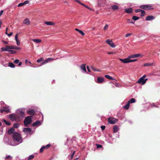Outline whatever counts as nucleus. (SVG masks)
Segmentation results:
<instances>
[{"label": "nucleus", "mask_w": 160, "mask_h": 160, "mask_svg": "<svg viewBox=\"0 0 160 160\" xmlns=\"http://www.w3.org/2000/svg\"><path fill=\"white\" fill-rule=\"evenodd\" d=\"M21 48L14 45H6L5 47L1 48V51H8L10 54H15L17 53V51L16 50H20Z\"/></svg>", "instance_id": "1"}, {"label": "nucleus", "mask_w": 160, "mask_h": 160, "mask_svg": "<svg viewBox=\"0 0 160 160\" xmlns=\"http://www.w3.org/2000/svg\"><path fill=\"white\" fill-rule=\"evenodd\" d=\"M12 138L14 141H15L17 142H22V138L21 134L16 132H14L12 135Z\"/></svg>", "instance_id": "2"}, {"label": "nucleus", "mask_w": 160, "mask_h": 160, "mask_svg": "<svg viewBox=\"0 0 160 160\" xmlns=\"http://www.w3.org/2000/svg\"><path fill=\"white\" fill-rule=\"evenodd\" d=\"M32 117L31 116H28L25 118L24 121V123L25 126H27L28 124H30L32 122Z\"/></svg>", "instance_id": "3"}, {"label": "nucleus", "mask_w": 160, "mask_h": 160, "mask_svg": "<svg viewBox=\"0 0 160 160\" xmlns=\"http://www.w3.org/2000/svg\"><path fill=\"white\" fill-rule=\"evenodd\" d=\"M153 6V4H149L141 6L140 8L144 9L149 10L150 9H154Z\"/></svg>", "instance_id": "4"}, {"label": "nucleus", "mask_w": 160, "mask_h": 160, "mask_svg": "<svg viewBox=\"0 0 160 160\" xmlns=\"http://www.w3.org/2000/svg\"><path fill=\"white\" fill-rule=\"evenodd\" d=\"M18 118V121H20L24 117L25 113L22 110L19 111L17 113Z\"/></svg>", "instance_id": "5"}, {"label": "nucleus", "mask_w": 160, "mask_h": 160, "mask_svg": "<svg viewBox=\"0 0 160 160\" xmlns=\"http://www.w3.org/2000/svg\"><path fill=\"white\" fill-rule=\"evenodd\" d=\"M49 61L50 59L49 58L46 60H44L43 58H41L38 59L37 61V62L38 63H40L41 65H42L45 64L48 62H49Z\"/></svg>", "instance_id": "6"}, {"label": "nucleus", "mask_w": 160, "mask_h": 160, "mask_svg": "<svg viewBox=\"0 0 160 160\" xmlns=\"http://www.w3.org/2000/svg\"><path fill=\"white\" fill-rule=\"evenodd\" d=\"M118 119L113 118L109 117L108 118V121L109 123L112 124L115 123L117 121Z\"/></svg>", "instance_id": "7"}, {"label": "nucleus", "mask_w": 160, "mask_h": 160, "mask_svg": "<svg viewBox=\"0 0 160 160\" xmlns=\"http://www.w3.org/2000/svg\"><path fill=\"white\" fill-rule=\"evenodd\" d=\"M98 4L99 6H104L107 5L108 3L106 0H98Z\"/></svg>", "instance_id": "8"}, {"label": "nucleus", "mask_w": 160, "mask_h": 160, "mask_svg": "<svg viewBox=\"0 0 160 160\" xmlns=\"http://www.w3.org/2000/svg\"><path fill=\"white\" fill-rule=\"evenodd\" d=\"M147 80V78L144 79L142 77H141L139 79V80L137 81V82L139 84L143 85L146 82Z\"/></svg>", "instance_id": "9"}, {"label": "nucleus", "mask_w": 160, "mask_h": 160, "mask_svg": "<svg viewBox=\"0 0 160 160\" xmlns=\"http://www.w3.org/2000/svg\"><path fill=\"white\" fill-rule=\"evenodd\" d=\"M9 116L10 119L12 120L18 121V116L17 115L11 114L9 115Z\"/></svg>", "instance_id": "10"}, {"label": "nucleus", "mask_w": 160, "mask_h": 160, "mask_svg": "<svg viewBox=\"0 0 160 160\" xmlns=\"http://www.w3.org/2000/svg\"><path fill=\"white\" fill-rule=\"evenodd\" d=\"M0 112L1 113H2L3 112H5L7 113L10 112V109L8 107H3L2 109H1Z\"/></svg>", "instance_id": "11"}, {"label": "nucleus", "mask_w": 160, "mask_h": 160, "mask_svg": "<svg viewBox=\"0 0 160 160\" xmlns=\"http://www.w3.org/2000/svg\"><path fill=\"white\" fill-rule=\"evenodd\" d=\"M106 42L112 48H114L116 46L115 45L112 41V40L110 39H108L106 41Z\"/></svg>", "instance_id": "12"}, {"label": "nucleus", "mask_w": 160, "mask_h": 160, "mask_svg": "<svg viewBox=\"0 0 160 160\" xmlns=\"http://www.w3.org/2000/svg\"><path fill=\"white\" fill-rule=\"evenodd\" d=\"M129 59L130 58H129V56H128L127 58L124 59L119 58V59L123 63H126L130 62Z\"/></svg>", "instance_id": "13"}, {"label": "nucleus", "mask_w": 160, "mask_h": 160, "mask_svg": "<svg viewBox=\"0 0 160 160\" xmlns=\"http://www.w3.org/2000/svg\"><path fill=\"white\" fill-rule=\"evenodd\" d=\"M142 55L140 54H136L129 56V58H135L139 57H142Z\"/></svg>", "instance_id": "14"}, {"label": "nucleus", "mask_w": 160, "mask_h": 160, "mask_svg": "<svg viewBox=\"0 0 160 160\" xmlns=\"http://www.w3.org/2000/svg\"><path fill=\"white\" fill-rule=\"evenodd\" d=\"M50 147V144H48L45 146H43L41 148L40 150V152L42 153L44 149H47Z\"/></svg>", "instance_id": "15"}, {"label": "nucleus", "mask_w": 160, "mask_h": 160, "mask_svg": "<svg viewBox=\"0 0 160 160\" xmlns=\"http://www.w3.org/2000/svg\"><path fill=\"white\" fill-rule=\"evenodd\" d=\"M155 18V17L152 15H149L146 17V20L147 21H149L153 20Z\"/></svg>", "instance_id": "16"}, {"label": "nucleus", "mask_w": 160, "mask_h": 160, "mask_svg": "<svg viewBox=\"0 0 160 160\" xmlns=\"http://www.w3.org/2000/svg\"><path fill=\"white\" fill-rule=\"evenodd\" d=\"M23 23L25 25H29L30 24V21L27 18L23 21Z\"/></svg>", "instance_id": "17"}, {"label": "nucleus", "mask_w": 160, "mask_h": 160, "mask_svg": "<svg viewBox=\"0 0 160 160\" xmlns=\"http://www.w3.org/2000/svg\"><path fill=\"white\" fill-rule=\"evenodd\" d=\"M104 80V78L102 77H98L97 78V82L98 83H102Z\"/></svg>", "instance_id": "18"}, {"label": "nucleus", "mask_w": 160, "mask_h": 160, "mask_svg": "<svg viewBox=\"0 0 160 160\" xmlns=\"http://www.w3.org/2000/svg\"><path fill=\"white\" fill-rule=\"evenodd\" d=\"M27 113L30 115H34L35 113V112L33 109H30L27 111Z\"/></svg>", "instance_id": "19"}, {"label": "nucleus", "mask_w": 160, "mask_h": 160, "mask_svg": "<svg viewBox=\"0 0 160 160\" xmlns=\"http://www.w3.org/2000/svg\"><path fill=\"white\" fill-rule=\"evenodd\" d=\"M15 129L13 128H12L9 129L8 131V134L11 135L12 134L14 131Z\"/></svg>", "instance_id": "20"}, {"label": "nucleus", "mask_w": 160, "mask_h": 160, "mask_svg": "<svg viewBox=\"0 0 160 160\" xmlns=\"http://www.w3.org/2000/svg\"><path fill=\"white\" fill-rule=\"evenodd\" d=\"M23 131L24 132H29L31 131V129L30 128H24Z\"/></svg>", "instance_id": "21"}, {"label": "nucleus", "mask_w": 160, "mask_h": 160, "mask_svg": "<svg viewBox=\"0 0 160 160\" xmlns=\"http://www.w3.org/2000/svg\"><path fill=\"white\" fill-rule=\"evenodd\" d=\"M125 12L127 13H130L132 12V9L131 8H129L125 9Z\"/></svg>", "instance_id": "22"}, {"label": "nucleus", "mask_w": 160, "mask_h": 160, "mask_svg": "<svg viewBox=\"0 0 160 160\" xmlns=\"http://www.w3.org/2000/svg\"><path fill=\"white\" fill-rule=\"evenodd\" d=\"M80 68L81 70H86V64H82L81 65Z\"/></svg>", "instance_id": "23"}, {"label": "nucleus", "mask_w": 160, "mask_h": 160, "mask_svg": "<svg viewBox=\"0 0 160 160\" xmlns=\"http://www.w3.org/2000/svg\"><path fill=\"white\" fill-rule=\"evenodd\" d=\"M40 123V122L39 121H37L33 123L32 124V126L33 127H35L39 124Z\"/></svg>", "instance_id": "24"}, {"label": "nucleus", "mask_w": 160, "mask_h": 160, "mask_svg": "<svg viewBox=\"0 0 160 160\" xmlns=\"http://www.w3.org/2000/svg\"><path fill=\"white\" fill-rule=\"evenodd\" d=\"M113 131L114 133L116 132L118 130V128L116 126H114L113 128Z\"/></svg>", "instance_id": "25"}, {"label": "nucleus", "mask_w": 160, "mask_h": 160, "mask_svg": "<svg viewBox=\"0 0 160 160\" xmlns=\"http://www.w3.org/2000/svg\"><path fill=\"white\" fill-rule=\"evenodd\" d=\"M112 8L114 10H117L119 8L118 6L117 5H113L112 6Z\"/></svg>", "instance_id": "26"}, {"label": "nucleus", "mask_w": 160, "mask_h": 160, "mask_svg": "<svg viewBox=\"0 0 160 160\" xmlns=\"http://www.w3.org/2000/svg\"><path fill=\"white\" fill-rule=\"evenodd\" d=\"M105 78H107V79L110 80H114L115 81H116V80H115L114 78H113L112 77H111L109 75H105Z\"/></svg>", "instance_id": "27"}, {"label": "nucleus", "mask_w": 160, "mask_h": 160, "mask_svg": "<svg viewBox=\"0 0 160 160\" xmlns=\"http://www.w3.org/2000/svg\"><path fill=\"white\" fill-rule=\"evenodd\" d=\"M32 40L34 42L37 43H40L42 41L40 39H33Z\"/></svg>", "instance_id": "28"}, {"label": "nucleus", "mask_w": 160, "mask_h": 160, "mask_svg": "<svg viewBox=\"0 0 160 160\" xmlns=\"http://www.w3.org/2000/svg\"><path fill=\"white\" fill-rule=\"evenodd\" d=\"M75 30L79 32L82 36H84L85 34L81 30H79L78 28H75Z\"/></svg>", "instance_id": "29"}, {"label": "nucleus", "mask_w": 160, "mask_h": 160, "mask_svg": "<svg viewBox=\"0 0 160 160\" xmlns=\"http://www.w3.org/2000/svg\"><path fill=\"white\" fill-rule=\"evenodd\" d=\"M153 63H146L143 64V66L145 67L150 66L153 65Z\"/></svg>", "instance_id": "30"}, {"label": "nucleus", "mask_w": 160, "mask_h": 160, "mask_svg": "<svg viewBox=\"0 0 160 160\" xmlns=\"http://www.w3.org/2000/svg\"><path fill=\"white\" fill-rule=\"evenodd\" d=\"M128 102L129 103H132L135 102V99L134 98H132L130 100H129Z\"/></svg>", "instance_id": "31"}, {"label": "nucleus", "mask_w": 160, "mask_h": 160, "mask_svg": "<svg viewBox=\"0 0 160 160\" xmlns=\"http://www.w3.org/2000/svg\"><path fill=\"white\" fill-rule=\"evenodd\" d=\"M8 66L12 68H14L15 67V65L12 63L10 62L8 64Z\"/></svg>", "instance_id": "32"}, {"label": "nucleus", "mask_w": 160, "mask_h": 160, "mask_svg": "<svg viewBox=\"0 0 160 160\" xmlns=\"http://www.w3.org/2000/svg\"><path fill=\"white\" fill-rule=\"evenodd\" d=\"M130 103L128 102L127 104L124 107V108H125L126 109H128L129 108V107L130 105Z\"/></svg>", "instance_id": "33"}, {"label": "nucleus", "mask_w": 160, "mask_h": 160, "mask_svg": "<svg viewBox=\"0 0 160 160\" xmlns=\"http://www.w3.org/2000/svg\"><path fill=\"white\" fill-rule=\"evenodd\" d=\"M139 18L138 17L136 16H133L132 17V19L135 21L137 20Z\"/></svg>", "instance_id": "34"}, {"label": "nucleus", "mask_w": 160, "mask_h": 160, "mask_svg": "<svg viewBox=\"0 0 160 160\" xmlns=\"http://www.w3.org/2000/svg\"><path fill=\"white\" fill-rule=\"evenodd\" d=\"M5 159L11 160L12 159V157L10 155H8L5 157Z\"/></svg>", "instance_id": "35"}, {"label": "nucleus", "mask_w": 160, "mask_h": 160, "mask_svg": "<svg viewBox=\"0 0 160 160\" xmlns=\"http://www.w3.org/2000/svg\"><path fill=\"white\" fill-rule=\"evenodd\" d=\"M19 126V124L18 123H16L13 124V127L14 128H18Z\"/></svg>", "instance_id": "36"}, {"label": "nucleus", "mask_w": 160, "mask_h": 160, "mask_svg": "<svg viewBox=\"0 0 160 160\" xmlns=\"http://www.w3.org/2000/svg\"><path fill=\"white\" fill-rule=\"evenodd\" d=\"M141 17H143V16L145 14V12L144 10H142L141 11Z\"/></svg>", "instance_id": "37"}, {"label": "nucleus", "mask_w": 160, "mask_h": 160, "mask_svg": "<svg viewBox=\"0 0 160 160\" xmlns=\"http://www.w3.org/2000/svg\"><path fill=\"white\" fill-rule=\"evenodd\" d=\"M3 121L4 122L8 125V126H9L10 124H11V123H10L9 122H8L6 120H3Z\"/></svg>", "instance_id": "38"}, {"label": "nucleus", "mask_w": 160, "mask_h": 160, "mask_svg": "<svg viewBox=\"0 0 160 160\" xmlns=\"http://www.w3.org/2000/svg\"><path fill=\"white\" fill-rule=\"evenodd\" d=\"M34 157V156L32 155H30L28 158V160H32V159Z\"/></svg>", "instance_id": "39"}, {"label": "nucleus", "mask_w": 160, "mask_h": 160, "mask_svg": "<svg viewBox=\"0 0 160 160\" xmlns=\"http://www.w3.org/2000/svg\"><path fill=\"white\" fill-rule=\"evenodd\" d=\"M90 69H91L92 70H97L95 68V67L92 66V65H90Z\"/></svg>", "instance_id": "40"}, {"label": "nucleus", "mask_w": 160, "mask_h": 160, "mask_svg": "<svg viewBox=\"0 0 160 160\" xmlns=\"http://www.w3.org/2000/svg\"><path fill=\"white\" fill-rule=\"evenodd\" d=\"M16 44L18 46H19L20 44V42L19 39L16 40Z\"/></svg>", "instance_id": "41"}, {"label": "nucleus", "mask_w": 160, "mask_h": 160, "mask_svg": "<svg viewBox=\"0 0 160 160\" xmlns=\"http://www.w3.org/2000/svg\"><path fill=\"white\" fill-rule=\"evenodd\" d=\"M127 21H128V23H133V24L134 23V22H132V19H128L127 20Z\"/></svg>", "instance_id": "42"}, {"label": "nucleus", "mask_w": 160, "mask_h": 160, "mask_svg": "<svg viewBox=\"0 0 160 160\" xmlns=\"http://www.w3.org/2000/svg\"><path fill=\"white\" fill-rule=\"evenodd\" d=\"M19 34L18 33H17L15 36V40H18L19 39L18 38V36Z\"/></svg>", "instance_id": "43"}, {"label": "nucleus", "mask_w": 160, "mask_h": 160, "mask_svg": "<svg viewBox=\"0 0 160 160\" xmlns=\"http://www.w3.org/2000/svg\"><path fill=\"white\" fill-rule=\"evenodd\" d=\"M25 62H26V63L27 64H31V62H30V61H29L27 60H25Z\"/></svg>", "instance_id": "44"}, {"label": "nucleus", "mask_w": 160, "mask_h": 160, "mask_svg": "<svg viewBox=\"0 0 160 160\" xmlns=\"http://www.w3.org/2000/svg\"><path fill=\"white\" fill-rule=\"evenodd\" d=\"M14 63L15 64H17L19 62V60L18 59H16L14 62Z\"/></svg>", "instance_id": "45"}, {"label": "nucleus", "mask_w": 160, "mask_h": 160, "mask_svg": "<svg viewBox=\"0 0 160 160\" xmlns=\"http://www.w3.org/2000/svg\"><path fill=\"white\" fill-rule=\"evenodd\" d=\"M108 24H106L103 28L104 30H107L108 29Z\"/></svg>", "instance_id": "46"}, {"label": "nucleus", "mask_w": 160, "mask_h": 160, "mask_svg": "<svg viewBox=\"0 0 160 160\" xmlns=\"http://www.w3.org/2000/svg\"><path fill=\"white\" fill-rule=\"evenodd\" d=\"M137 60V59H129L130 62H134L136 61Z\"/></svg>", "instance_id": "47"}, {"label": "nucleus", "mask_w": 160, "mask_h": 160, "mask_svg": "<svg viewBox=\"0 0 160 160\" xmlns=\"http://www.w3.org/2000/svg\"><path fill=\"white\" fill-rule=\"evenodd\" d=\"M96 145H97V148H101L102 147V146L100 144H96Z\"/></svg>", "instance_id": "48"}, {"label": "nucleus", "mask_w": 160, "mask_h": 160, "mask_svg": "<svg viewBox=\"0 0 160 160\" xmlns=\"http://www.w3.org/2000/svg\"><path fill=\"white\" fill-rule=\"evenodd\" d=\"M44 23L47 25H50V22L45 21L44 22Z\"/></svg>", "instance_id": "49"}, {"label": "nucleus", "mask_w": 160, "mask_h": 160, "mask_svg": "<svg viewBox=\"0 0 160 160\" xmlns=\"http://www.w3.org/2000/svg\"><path fill=\"white\" fill-rule=\"evenodd\" d=\"M24 5V3H19L18 5V7H21V6H23Z\"/></svg>", "instance_id": "50"}, {"label": "nucleus", "mask_w": 160, "mask_h": 160, "mask_svg": "<svg viewBox=\"0 0 160 160\" xmlns=\"http://www.w3.org/2000/svg\"><path fill=\"white\" fill-rule=\"evenodd\" d=\"M101 128L102 130H104L105 128V126H101Z\"/></svg>", "instance_id": "51"}, {"label": "nucleus", "mask_w": 160, "mask_h": 160, "mask_svg": "<svg viewBox=\"0 0 160 160\" xmlns=\"http://www.w3.org/2000/svg\"><path fill=\"white\" fill-rule=\"evenodd\" d=\"M141 10H141V9H138L136 10L135 11V12H141Z\"/></svg>", "instance_id": "52"}, {"label": "nucleus", "mask_w": 160, "mask_h": 160, "mask_svg": "<svg viewBox=\"0 0 160 160\" xmlns=\"http://www.w3.org/2000/svg\"><path fill=\"white\" fill-rule=\"evenodd\" d=\"M131 35H132L131 33H128L125 35V37H127L129 36H131Z\"/></svg>", "instance_id": "53"}, {"label": "nucleus", "mask_w": 160, "mask_h": 160, "mask_svg": "<svg viewBox=\"0 0 160 160\" xmlns=\"http://www.w3.org/2000/svg\"><path fill=\"white\" fill-rule=\"evenodd\" d=\"M74 0L75 1H76V2H78L81 5H82V3L78 0Z\"/></svg>", "instance_id": "54"}, {"label": "nucleus", "mask_w": 160, "mask_h": 160, "mask_svg": "<svg viewBox=\"0 0 160 160\" xmlns=\"http://www.w3.org/2000/svg\"><path fill=\"white\" fill-rule=\"evenodd\" d=\"M2 42L3 43L5 44H8V42L7 41H2Z\"/></svg>", "instance_id": "55"}, {"label": "nucleus", "mask_w": 160, "mask_h": 160, "mask_svg": "<svg viewBox=\"0 0 160 160\" xmlns=\"http://www.w3.org/2000/svg\"><path fill=\"white\" fill-rule=\"evenodd\" d=\"M82 5L84 7H85L86 8H88V6L85 5V4H83V3H82Z\"/></svg>", "instance_id": "56"}, {"label": "nucleus", "mask_w": 160, "mask_h": 160, "mask_svg": "<svg viewBox=\"0 0 160 160\" xmlns=\"http://www.w3.org/2000/svg\"><path fill=\"white\" fill-rule=\"evenodd\" d=\"M87 70H90V66H87Z\"/></svg>", "instance_id": "57"}, {"label": "nucleus", "mask_w": 160, "mask_h": 160, "mask_svg": "<svg viewBox=\"0 0 160 160\" xmlns=\"http://www.w3.org/2000/svg\"><path fill=\"white\" fill-rule=\"evenodd\" d=\"M29 2L28 1H25L24 3V4H28L29 3Z\"/></svg>", "instance_id": "58"}, {"label": "nucleus", "mask_w": 160, "mask_h": 160, "mask_svg": "<svg viewBox=\"0 0 160 160\" xmlns=\"http://www.w3.org/2000/svg\"><path fill=\"white\" fill-rule=\"evenodd\" d=\"M12 32H11L9 34H8V35L9 37L12 36Z\"/></svg>", "instance_id": "59"}, {"label": "nucleus", "mask_w": 160, "mask_h": 160, "mask_svg": "<svg viewBox=\"0 0 160 160\" xmlns=\"http://www.w3.org/2000/svg\"><path fill=\"white\" fill-rule=\"evenodd\" d=\"M3 10H1L0 12V16H1L2 14V13H3Z\"/></svg>", "instance_id": "60"}, {"label": "nucleus", "mask_w": 160, "mask_h": 160, "mask_svg": "<svg viewBox=\"0 0 160 160\" xmlns=\"http://www.w3.org/2000/svg\"><path fill=\"white\" fill-rule=\"evenodd\" d=\"M22 64V62H19V64L18 66H21Z\"/></svg>", "instance_id": "61"}, {"label": "nucleus", "mask_w": 160, "mask_h": 160, "mask_svg": "<svg viewBox=\"0 0 160 160\" xmlns=\"http://www.w3.org/2000/svg\"><path fill=\"white\" fill-rule=\"evenodd\" d=\"M54 24L55 23L54 22H51V25H54Z\"/></svg>", "instance_id": "62"}, {"label": "nucleus", "mask_w": 160, "mask_h": 160, "mask_svg": "<svg viewBox=\"0 0 160 160\" xmlns=\"http://www.w3.org/2000/svg\"><path fill=\"white\" fill-rule=\"evenodd\" d=\"M88 9H89L90 10H92V9L89 7H88Z\"/></svg>", "instance_id": "63"}, {"label": "nucleus", "mask_w": 160, "mask_h": 160, "mask_svg": "<svg viewBox=\"0 0 160 160\" xmlns=\"http://www.w3.org/2000/svg\"><path fill=\"white\" fill-rule=\"evenodd\" d=\"M146 77V75H144L143 76H142V77L143 78H145Z\"/></svg>", "instance_id": "64"}]
</instances>
